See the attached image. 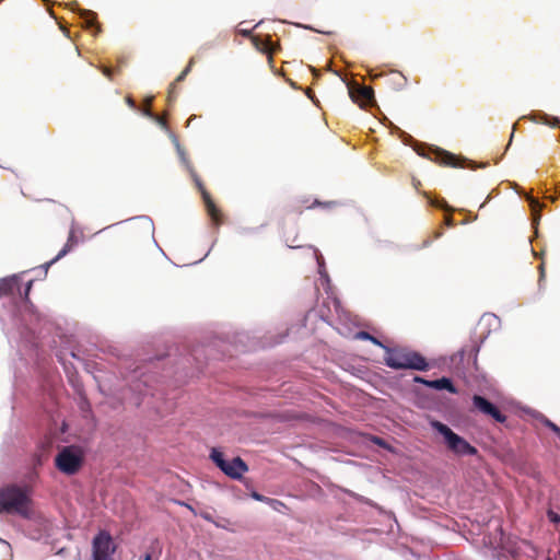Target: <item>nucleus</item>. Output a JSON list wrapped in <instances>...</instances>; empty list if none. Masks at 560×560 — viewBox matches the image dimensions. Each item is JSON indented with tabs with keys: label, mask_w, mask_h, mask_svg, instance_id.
Here are the masks:
<instances>
[{
	"label": "nucleus",
	"mask_w": 560,
	"mask_h": 560,
	"mask_svg": "<svg viewBox=\"0 0 560 560\" xmlns=\"http://www.w3.org/2000/svg\"><path fill=\"white\" fill-rule=\"evenodd\" d=\"M384 363L394 370H429L427 359L407 347H384Z\"/></svg>",
	"instance_id": "nucleus-1"
},
{
	"label": "nucleus",
	"mask_w": 560,
	"mask_h": 560,
	"mask_svg": "<svg viewBox=\"0 0 560 560\" xmlns=\"http://www.w3.org/2000/svg\"><path fill=\"white\" fill-rule=\"evenodd\" d=\"M32 500L26 488L15 485L0 488V513L16 514L24 518L31 516Z\"/></svg>",
	"instance_id": "nucleus-2"
},
{
	"label": "nucleus",
	"mask_w": 560,
	"mask_h": 560,
	"mask_svg": "<svg viewBox=\"0 0 560 560\" xmlns=\"http://www.w3.org/2000/svg\"><path fill=\"white\" fill-rule=\"evenodd\" d=\"M84 463V451L78 445L63 446L55 457L56 468L68 476L75 475Z\"/></svg>",
	"instance_id": "nucleus-3"
},
{
	"label": "nucleus",
	"mask_w": 560,
	"mask_h": 560,
	"mask_svg": "<svg viewBox=\"0 0 560 560\" xmlns=\"http://www.w3.org/2000/svg\"><path fill=\"white\" fill-rule=\"evenodd\" d=\"M432 428L438 431L443 438L444 442L452 453L457 456L476 455L477 448L468 443L464 438L455 433L450 427L440 422L433 421Z\"/></svg>",
	"instance_id": "nucleus-4"
},
{
	"label": "nucleus",
	"mask_w": 560,
	"mask_h": 560,
	"mask_svg": "<svg viewBox=\"0 0 560 560\" xmlns=\"http://www.w3.org/2000/svg\"><path fill=\"white\" fill-rule=\"evenodd\" d=\"M210 457L214 464L232 479H241L248 470V466L241 457H234L231 462H228L224 459L223 454L215 448L212 450Z\"/></svg>",
	"instance_id": "nucleus-5"
},
{
	"label": "nucleus",
	"mask_w": 560,
	"mask_h": 560,
	"mask_svg": "<svg viewBox=\"0 0 560 560\" xmlns=\"http://www.w3.org/2000/svg\"><path fill=\"white\" fill-rule=\"evenodd\" d=\"M116 545L106 530H101L92 541L93 560H113Z\"/></svg>",
	"instance_id": "nucleus-6"
},
{
	"label": "nucleus",
	"mask_w": 560,
	"mask_h": 560,
	"mask_svg": "<svg viewBox=\"0 0 560 560\" xmlns=\"http://www.w3.org/2000/svg\"><path fill=\"white\" fill-rule=\"evenodd\" d=\"M431 160L443 166L468 168L476 167L474 162L439 148L433 151V158H431Z\"/></svg>",
	"instance_id": "nucleus-7"
},
{
	"label": "nucleus",
	"mask_w": 560,
	"mask_h": 560,
	"mask_svg": "<svg viewBox=\"0 0 560 560\" xmlns=\"http://www.w3.org/2000/svg\"><path fill=\"white\" fill-rule=\"evenodd\" d=\"M472 405L479 412L491 417L497 422L503 423L506 421L505 415H503L495 405L480 395H474Z\"/></svg>",
	"instance_id": "nucleus-8"
},
{
	"label": "nucleus",
	"mask_w": 560,
	"mask_h": 560,
	"mask_svg": "<svg viewBox=\"0 0 560 560\" xmlns=\"http://www.w3.org/2000/svg\"><path fill=\"white\" fill-rule=\"evenodd\" d=\"M196 183H197V186L202 195V199H203L208 215L211 218V220L213 221V223L215 225H220L222 223V213H221L220 209L215 206L210 194L206 190L202 183L200 180H196Z\"/></svg>",
	"instance_id": "nucleus-9"
},
{
	"label": "nucleus",
	"mask_w": 560,
	"mask_h": 560,
	"mask_svg": "<svg viewBox=\"0 0 560 560\" xmlns=\"http://www.w3.org/2000/svg\"><path fill=\"white\" fill-rule=\"evenodd\" d=\"M350 95L355 103L361 106L369 105L374 102V91L371 86L357 85L350 89Z\"/></svg>",
	"instance_id": "nucleus-10"
},
{
	"label": "nucleus",
	"mask_w": 560,
	"mask_h": 560,
	"mask_svg": "<svg viewBox=\"0 0 560 560\" xmlns=\"http://www.w3.org/2000/svg\"><path fill=\"white\" fill-rule=\"evenodd\" d=\"M78 243H79L78 231L74 228H72L69 231L67 243L65 244L62 249L57 254V256L45 265L46 269L48 267H50L52 264H55L57 260H59L60 258L65 257L68 253H70L78 245Z\"/></svg>",
	"instance_id": "nucleus-11"
},
{
	"label": "nucleus",
	"mask_w": 560,
	"mask_h": 560,
	"mask_svg": "<svg viewBox=\"0 0 560 560\" xmlns=\"http://www.w3.org/2000/svg\"><path fill=\"white\" fill-rule=\"evenodd\" d=\"M252 43L257 50L268 55V61L271 65L273 62L272 54L276 51V48L273 47L270 38L264 39L258 36H253Z\"/></svg>",
	"instance_id": "nucleus-12"
},
{
	"label": "nucleus",
	"mask_w": 560,
	"mask_h": 560,
	"mask_svg": "<svg viewBox=\"0 0 560 560\" xmlns=\"http://www.w3.org/2000/svg\"><path fill=\"white\" fill-rule=\"evenodd\" d=\"M16 288H19V278L16 276L1 278L0 298L12 294Z\"/></svg>",
	"instance_id": "nucleus-13"
},
{
	"label": "nucleus",
	"mask_w": 560,
	"mask_h": 560,
	"mask_svg": "<svg viewBox=\"0 0 560 560\" xmlns=\"http://www.w3.org/2000/svg\"><path fill=\"white\" fill-rule=\"evenodd\" d=\"M80 16L83 20V26L86 28H95V33L101 32V26L97 23V15L95 12L80 9Z\"/></svg>",
	"instance_id": "nucleus-14"
},
{
	"label": "nucleus",
	"mask_w": 560,
	"mask_h": 560,
	"mask_svg": "<svg viewBox=\"0 0 560 560\" xmlns=\"http://www.w3.org/2000/svg\"><path fill=\"white\" fill-rule=\"evenodd\" d=\"M428 387L430 388H434V389H438V390H447L452 394H456L457 393V389L454 387L452 381L447 377H442V378H439V380H434V381H431L430 383H428Z\"/></svg>",
	"instance_id": "nucleus-15"
},
{
	"label": "nucleus",
	"mask_w": 560,
	"mask_h": 560,
	"mask_svg": "<svg viewBox=\"0 0 560 560\" xmlns=\"http://www.w3.org/2000/svg\"><path fill=\"white\" fill-rule=\"evenodd\" d=\"M357 338L358 339H361V340H368V341H371L373 342L374 345L381 347L382 349H384V347H386L385 345H383L377 338H375L374 336H372L370 332L368 331H359L357 334Z\"/></svg>",
	"instance_id": "nucleus-16"
},
{
	"label": "nucleus",
	"mask_w": 560,
	"mask_h": 560,
	"mask_svg": "<svg viewBox=\"0 0 560 560\" xmlns=\"http://www.w3.org/2000/svg\"><path fill=\"white\" fill-rule=\"evenodd\" d=\"M540 421L541 423L547 427L548 429H550L551 431H553L559 438H560V427H558L556 423H553L551 420H549L548 418H546L545 416H541L540 417Z\"/></svg>",
	"instance_id": "nucleus-17"
},
{
	"label": "nucleus",
	"mask_w": 560,
	"mask_h": 560,
	"mask_svg": "<svg viewBox=\"0 0 560 560\" xmlns=\"http://www.w3.org/2000/svg\"><path fill=\"white\" fill-rule=\"evenodd\" d=\"M195 63V58H190L186 68L180 72V74L176 78L175 82H182L185 80L186 75L191 71V68Z\"/></svg>",
	"instance_id": "nucleus-18"
},
{
	"label": "nucleus",
	"mask_w": 560,
	"mask_h": 560,
	"mask_svg": "<svg viewBox=\"0 0 560 560\" xmlns=\"http://www.w3.org/2000/svg\"><path fill=\"white\" fill-rule=\"evenodd\" d=\"M478 347L476 345H471L470 347H467V348H464L459 351V354L462 357V359H464L465 354L466 353H469V354H474L475 357L477 355V352H478Z\"/></svg>",
	"instance_id": "nucleus-19"
},
{
	"label": "nucleus",
	"mask_w": 560,
	"mask_h": 560,
	"mask_svg": "<svg viewBox=\"0 0 560 560\" xmlns=\"http://www.w3.org/2000/svg\"><path fill=\"white\" fill-rule=\"evenodd\" d=\"M101 70H102L103 74H104L106 78H108L109 80H113V74H114V72H115V70H114V69H112V68H109V67H105V66H104V67H102V68H101Z\"/></svg>",
	"instance_id": "nucleus-20"
},
{
	"label": "nucleus",
	"mask_w": 560,
	"mask_h": 560,
	"mask_svg": "<svg viewBox=\"0 0 560 560\" xmlns=\"http://www.w3.org/2000/svg\"><path fill=\"white\" fill-rule=\"evenodd\" d=\"M252 498L257 500V501H261V502H265V501H268L269 499L264 497L262 494L258 493V492H253L252 493Z\"/></svg>",
	"instance_id": "nucleus-21"
},
{
	"label": "nucleus",
	"mask_w": 560,
	"mask_h": 560,
	"mask_svg": "<svg viewBox=\"0 0 560 560\" xmlns=\"http://www.w3.org/2000/svg\"><path fill=\"white\" fill-rule=\"evenodd\" d=\"M413 381H415L416 383H421V384H423V385H425V386H428V383H430V382H431V381L424 380V378H423V377H421V376H415Z\"/></svg>",
	"instance_id": "nucleus-22"
},
{
	"label": "nucleus",
	"mask_w": 560,
	"mask_h": 560,
	"mask_svg": "<svg viewBox=\"0 0 560 560\" xmlns=\"http://www.w3.org/2000/svg\"><path fill=\"white\" fill-rule=\"evenodd\" d=\"M32 284H33V281H30L25 288V291H24V299L27 300L28 299V294H30V291H31V288H32Z\"/></svg>",
	"instance_id": "nucleus-23"
},
{
	"label": "nucleus",
	"mask_w": 560,
	"mask_h": 560,
	"mask_svg": "<svg viewBox=\"0 0 560 560\" xmlns=\"http://www.w3.org/2000/svg\"><path fill=\"white\" fill-rule=\"evenodd\" d=\"M445 224L447 226H453L454 225V220H453V218L451 215H446L445 217Z\"/></svg>",
	"instance_id": "nucleus-24"
},
{
	"label": "nucleus",
	"mask_w": 560,
	"mask_h": 560,
	"mask_svg": "<svg viewBox=\"0 0 560 560\" xmlns=\"http://www.w3.org/2000/svg\"><path fill=\"white\" fill-rule=\"evenodd\" d=\"M126 102H127V104H128L130 107L136 108V103H135V101L132 100V97L127 96V97H126Z\"/></svg>",
	"instance_id": "nucleus-25"
},
{
	"label": "nucleus",
	"mask_w": 560,
	"mask_h": 560,
	"mask_svg": "<svg viewBox=\"0 0 560 560\" xmlns=\"http://www.w3.org/2000/svg\"><path fill=\"white\" fill-rule=\"evenodd\" d=\"M549 516H550V520L552 522H556V523L560 522V516L559 515L553 514V513H549Z\"/></svg>",
	"instance_id": "nucleus-26"
},
{
	"label": "nucleus",
	"mask_w": 560,
	"mask_h": 560,
	"mask_svg": "<svg viewBox=\"0 0 560 560\" xmlns=\"http://www.w3.org/2000/svg\"><path fill=\"white\" fill-rule=\"evenodd\" d=\"M156 120L159 121V124H161L162 126H165L166 125V120L164 118H161V117H156Z\"/></svg>",
	"instance_id": "nucleus-27"
},
{
	"label": "nucleus",
	"mask_w": 560,
	"mask_h": 560,
	"mask_svg": "<svg viewBox=\"0 0 560 560\" xmlns=\"http://www.w3.org/2000/svg\"><path fill=\"white\" fill-rule=\"evenodd\" d=\"M436 206L440 207V208H443V209H447V206H446L445 201H442L441 203H438Z\"/></svg>",
	"instance_id": "nucleus-28"
},
{
	"label": "nucleus",
	"mask_w": 560,
	"mask_h": 560,
	"mask_svg": "<svg viewBox=\"0 0 560 560\" xmlns=\"http://www.w3.org/2000/svg\"><path fill=\"white\" fill-rule=\"evenodd\" d=\"M539 269H540V277H544V272H545L544 264H541L539 266Z\"/></svg>",
	"instance_id": "nucleus-29"
},
{
	"label": "nucleus",
	"mask_w": 560,
	"mask_h": 560,
	"mask_svg": "<svg viewBox=\"0 0 560 560\" xmlns=\"http://www.w3.org/2000/svg\"><path fill=\"white\" fill-rule=\"evenodd\" d=\"M144 114H145V115H148V116H151V117L153 116V114L151 113V110H150V109H145V110H144Z\"/></svg>",
	"instance_id": "nucleus-30"
},
{
	"label": "nucleus",
	"mask_w": 560,
	"mask_h": 560,
	"mask_svg": "<svg viewBox=\"0 0 560 560\" xmlns=\"http://www.w3.org/2000/svg\"><path fill=\"white\" fill-rule=\"evenodd\" d=\"M143 560H151V555L150 553H145Z\"/></svg>",
	"instance_id": "nucleus-31"
}]
</instances>
